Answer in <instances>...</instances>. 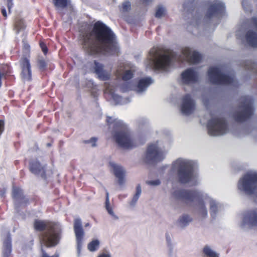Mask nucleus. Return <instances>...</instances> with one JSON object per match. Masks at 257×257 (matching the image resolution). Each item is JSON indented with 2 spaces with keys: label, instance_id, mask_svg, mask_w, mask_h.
I'll return each instance as SVG.
<instances>
[{
  "label": "nucleus",
  "instance_id": "nucleus-1",
  "mask_svg": "<svg viewBox=\"0 0 257 257\" xmlns=\"http://www.w3.org/2000/svg\"><path fill=\"white\" fill-rule=\"evenodd\" d=\"M79 41L85 52L89 55L118 53L115 36L107 27L99 22L94 26L84 23L79 29Z\"/></svg>",
  "mask_w": 257,
  "mask_h": 257
},
{
  "label": "nucleus",
  "instance_id": "nucleus-2",
  "mask_svg": "<svg viewBox=\"0 0 257 257\" xmlns=\"http://www.w3.org/2000/svg\"><path fill=\"white\" fill-rule=\"evenodd\" d=\"M111 128L113 139L117 146L125 150H131L137 146L127 123L118 118L109 117L107 119Z\"/></svg>",
  "mask_w": 257,
  "mask_h": 257
},
{
  "label": "nucleus",
  "instance_id": "nucleus-3",
  "mask_svg": "<svg viewBox=\"0 0 257 257\" xmlns=\"http://www.w3.org/2000/svg\"><path fill=\"white\" fill-rule=\"evenodd\" d=\"M196 164L193 160L183 158H179L172 163V169L177 171L180 183L192 186L199 183L198 175L194 172Z\"/></svg>",
  "mask_w": 257,
  "mask_h": 257
},
{
  "label": "nucleus",
  "instance_id": "nucleus-4",
  "mask_svg": "<svg viewBox=\"0 0 257 257\" xmlns=\"http://www.w3.org/2000/svg\"><path fill=\"white\" fill-rule=\"evenodd\" d=\"M173 59V53L153 48L149 53L146 65L151 69L166 71L170 67Z\"/></svg>",
  "mask_w": 257,
  "mask_h": 257
},
{
  "label": "nucleus",
  "instance_id": "nucleus-5",
  "mask_svg": "<svg viewBox=\"0 0 257 257\" xmlns=\"http://www.w3.org/2000/svg\"><path fill=\"white\" fill-rule=\"evenodd\" d=\"M200 193L205 192L199 190H177L173 192L172 195L176 199L182 200L187 202H196V211L200 217L204 218L208 215V210L206 205L208 203L202 196L198 195V194Z\"/></svg>",
  "mask_w": 257,
  "mask_h": 257
},
{
  "label": "nucleus",
  "instance_id": "nucleus-6",
  "mask_svg": "<svg viewBox=\"0 0 257 257\" xmlns=\"http://www.w3.org/2000/svg\"><path fill=\"white\" fill-rule=\"evenodd\" d=\"M35 229L41 231L46 229L41 237L42 244L49 247L56 245L60 239L61 226L58 223H48L41 220H36L34 222Z\"/></svg>",
  "mask_w": 257,
  "mask_h": 257
},
{
  "label": "nucleus",
  "instance_id": "nucleus-7",
  "mask_svg": "<svg viewBox=\"0 0 257 257\" xmlns=\"http://www.w3.org/2000/svg\"><path fill=\"white\" fill-rule=\"evenodd\" d=\"M170 148V144H165L162 141H157L153 143L148 146L144 159L146 162L149 163L162 160L165 157V155Z\"/></svg>",
  "mask_w": 257,
  "mask_h": 257
},
{
  "label": "nucleus",
  "instance_id": "nucleus-8",
  "mask_svg": "<svg viewBox=\"0 0 257 257\" xmlns=\"http://www.w3.org/2000/svg\"><path fill=\"white\" fill-rule=\"evenodd\" d=\"M207 77L209 81L214 84H229L234 82L233 74L226 73L222 66L210 67L207 71Z\"/></svg>",
  "mask_w": 257,
  "mask_h": 257
},
{
  "label": "nucleus",
  "instance_id": "nucleus-9",
  "mask_svg": "<svg viewBox=\"0 0 257 257\" xmlns=\"http://www.w3.org/2000/svg\"><path fill=\"white\" fill-rule=\"evenodd\" d=\"M238 189L241 192L254 196H257V174L248 173L238 181Z\"/></svg>",
  "mask_w": 257,
  "mask_h": 257
},
{
  "label": "nucleus",
  "instance_id": "nucleus-10",
  "mask_svg": "<svg viewBox=\"0 0 257 257\" xmlns=\"http://www.w3.org/2000/svg\"><path fill=\"white\" fill-rule=\"evenodd\" d=\"M208 132L212 136H220L228 131L227 122L221 117L212 116L207 123Z\"/></svg>",
  "mask_w": 257,
  "mask_h": 257
},
{
  "label": "nucleus",
  "instance_id": "nucleus-11",
  "mask_svg": "<svg viewBox=\"0 0 257 257\" xmlns=\"http://www.w3.org/2000/svg\"><path fill=\"white\" fill-rule=\"evenodd\" d=\"M252 99L249 96H243L240 98L239 107L233 115L236 121H243L252 115Z\"/></svg>",
  "mask_w": 257,
  "mask_h": 257
},
{
  "label": "nucleus",
  "instance_id": "nucleus-12",
  "mask_svg": "<svg viewBox=\"0 0 257 257\" xmlns=\"http://www.w3.org/2000/svg\"><path fill=\"white\" fill-rule=\"evenodd\" d=\"M250 25L253 29L248 31L245 36L242 28L236 31V36L237 39L245 41L248 45L255 47H257V18H253L251 20Z\"/></svg>",
  "mask_w": 257,
  "mask_h": 257
},
{
  "label": "nucleus",
  "instance_id": "nucleus-13",
  "mask_svg": "<svg viewBox=\"0 0 257 257\" xmlns=\"http://www.w3.org/2000/svg\"><path fill=\"white\" fill-rule=\"evenodd\" d=\"M196 104L190 94H187L182 98L180 105L181 111L184 115H190L194 113Z\"/></svg>",
  "mask_w": 257,
  "mask_h": 257
},
{
  "label": "nucleus",
  "instance_id": "nucleus-14",
  "mask_svg": "<svg viewBox=\"0 0 257 257\" xmlns=\"http://www.w3.org/2000/svg\"><path fill=\"white\" fill-rule=\"evenodd\" d=\"M257 226V209L249 211L244 213L240 226L243 229Z\"/></svg>",
  "mask_w": 257,
  "mask_h": 257
},
{
  "label": "nucleus",
  "instance_id": "nucleus-15",
  "mask_svg": "<svg viewBox=\"0 0 257 257\" xmlns=\"http://www.w3.org/2000/svg\"><path fill=\"white\" fill-rule=\"evenodd\" d=\"M30 171L37 175L45 179L52 174L51 170H47L45 165L37 160H32L30 163Z\"/></svg>",
  "mask_w": 257,
  "mask_h": 257
},
{
  "label": "nucleus",
  "instance_id": "nucleus-16",
  "mask_svg": "<svg viewBox=\"0 0 257 257\" xmlns=\"http://www.w3.org/2000/svg\"><path fill=\"white\" fill-rule=\"evenodd\" d=\"M183 82L187 84H193L199 81V74L196 69L188 68L181 74Z\"/></svg>",
  "mask_w": 257,
  "mask_h": 257
},
{
  "label": "nucleus",
  "instance_id": "nucleus-17",
  "mask_svg": "<svg viewBox=\"0 0 257 257\" xmlns=\"http://www.w3.org/2000/svg\"><path fill=\"white\" fill-rule=\"evenodd\" d=\"M109 167L110 171L114 174L117 179L118 183L122 187L125 184V171L119 165L113 161H109Z\"/></svg>",
  "mask_w": 257,
  "mask_h": 257
},
{
  "label": "nucleus",
  "instance_id": "nucleus-18",
  "mask_svg": "<svg viewBox=\"0 0 257 257\" xmlns=\"http://www.w3.org/2000/svg\"><path fill=\"white\" fill-rule=\"evenodd\" d=\"M90 69L94 71L97 77L101 80H106L109 79L110 74L104 68V66L100 63L94 61L91 64Z\"/></svg>",
  "mask_w": 257,
  "mask_h": 257
},
{
  "label": "nucleus",
  "instance_id": "nucleus-19",
  "mask_svg": "<svg viewBox=\"0 0 257 257\" xmlns=\"http://www.w3.org/2000/svg\"><path fill=\"white\" fill-rule=\"evenodd\" d=\"M198 195L202 196L209 204L210 213L213 217L221 209V204L207 193L198 194Z\"/></svg>",
  "mask_w": 257,
  "mask_h": 257
},
{
  "label": "nucleus",
  "instance_id": "nucleus-20",
  "mask_svg": "<svg viewBox=\"0 0 257 257\" xmlns=\"http://www.w3.org/2000/svg\"><path fill=\"white\" fill-rule=\"evenodd\" d=\"M182 54L186 60L191 64L198 63L201 58L200 54L196 50L190 48H185L182 50Z\"/></svg>",
  "mask_w": 257,
  "mask_h": 257
},
{
  "label": "nucleus",
  "instance_id": "nucleus-21",
  "mask_svg": "<svg viewBox=\"0 0 257 257\" xmlns=\"http://www.w3.org/2000/svg\"><path fill=\"white\" fill-rule=\"evenodd\" d=\"M22 72L21 77L24 81H29L31 79L32 73L29 60L23 57L20 61Z\"/></svg>",
  "mask_w": 257,
  "mask_h": 257
},
{
  "label": "nucleus",
  "instance_id": "nucleus-22",
  "mask_svg": "<svg viewBox=\"0 0 257 257\" xmlns=\"http://www.w3.org/2000/svg\"><path fill=\"white\" fill-rule=\"evenodd\" d=\"M224 9V4L217 1H214L209 8L206 16L208 18L217 17L223 13Z\"/></svg>",
  "mask_w": 257,
  "mask_h": 257
},
{
  "label": "nucleus",
  "instance_id": "nucleus-23",
  "mask_svg": "<svg viewBox=\"0 0 257 257\" xmlns=\"http://www.w3.org/2000/svg\"><path fill=\"white\" fill-rule=\"evenodd\" d=\"M154 82L153 80L150 77H146L141 79L138 85L133 88H127L123 90V91L134 89L138 93H141L146 90L147 88Z\"/></svg>",
  "mask_w": 257,
  "mask_h": 257
},
{
  "label": "nucleus",
  "instance_id": "nucleus-24",
  "mask_svg": "<svg viewBox=\"0 0 257 257\" xmlns=\"http://www.w3.org/2000/svg\"><path fill=\"white\" fill-rule=\"evenodd\" d=\"M105 92L109 93L112 98L113 100L115 102L116 104H123L126 103L128 101L126 99H123L118 95L115 93V88L112 85L109 83H105Z\"/></svg>",
  "mask_w": 257,
  "mask_h": 257
},
{
  "label": "nucleus",
  "instance_id": "nucleus-25",
  "mask_svg": "<svg viewBox=\"0 0 257 257\" xmlns=\"http://www.w3.org/2000/svg\"><path fill=\"white\" fill-rule=\"evenodd\" d=\"M12 196L16 207L28 202V199L24 196L22 190L19 188L13 187Z\"/></svg>",
  "mask_w": 257,
  "mask_h": 257
},
{
  "label": "nucleus",
  "instance_id": "nucleus-26",
  "mask_svg": "<svg viewBox=\"0 0 257 257\" xmlns=\"http://www.w3.org/2000/svg\"><path fill=\"white\" fill-rule=\"evenodd\" d=\"M202 257H219V253L212 246L205 245L202 249Z\"/></svg>",
  "mask_w": 257,
  "mask_h": 257
},
{
  "label": "nucleus",
  "instance_id": "nucleus-27",
  "mask_svg": "<svg viewBox=\"0 0 257 257\" xmlns=\"http://www.w3.org/2000/svg\"><path fill=\"white\" fill-rule=\"evenodd\" d=\"M74 232L76 238L77 252L79 254L84 236V232L83 228H81L74 230Z\"/></svg>",
  "mask_w": 257,
  "mask_h": 257
},
{
  "label": "nucleus",
  "instance_id": "nucleus-28",
  "mask_svg": "<svg viewBox=\"0 0 257 257\" xmlns=\"http://www.w3.org/2000/svg\"><path fill=\"white\" fill-rule=\"evenodd\" d=\"M135 70L136 68L134 65L125 66L124 68L123 72L122 73V79L124 80H127L132 78Z\"/></svg>",
  "mask_w": 257,
  "mask_h": 257
},
{
  "label": "nucleus",
  "instance_id": "nucleus-29",
  "mask_svg": "<svg viewBox=\"0 0 257 257\" xmlns=\"http://www.w3.org/2000/svg\"><path fill=\"white\" fill-rule=\"evenodd\" d=\"M105 208L107 210L108 213L109 215H110L112 218L114 220H117L118 219V216L114 213L113 211L112 208L110 206L109 204V193L108 192H106V200H105Z\"/></svg>",
  "mask_w": 257,
  "mask_h": 257
},
{
  "label": "nucleus",
  "instance_id": "nucleus-30",
  "mask_svg": "<svg viewBox=\"0 0 257 257\" xmlns=\"http://www.w3.org/2000/svg\"><path fill=\"white\" fill-rule=\"evenodd\" d=\"M142 193V189L140 185H138L136 187V193L134 195L132 199L130 202L129 204L131 207H134L137 202Z\"/></svg>",
  "mask_w": 257,
  "mask_h": 257
},
{
  "label": "nucleus",
  "instance_id": "nucleus-31",
  "mask_svg": "<svg viewBox=\"0 0 257 257\" xmlns=\"http://www.w3.org/2000/svg\"><path fill=\"white\" fill-rule=\"evenodd\" d=\"M191 218L187 215H183L178 220V225L181 227L186 226L191 221Z\"/></svg>",
  "mask_w": 257,
  "mask_h": 257
},
{
  "label": "nucleus",
  "instance_id": "nucleus-32",
  "mask_svg": "<svg viewBox=\"0 0 257 257\" xmlns=\"http://www.w3.org/2000/svg\"><path fill=\"white\" fill-rule=\"evenodd\" d=\"M11 251V239L8 237L4 242L3 257H9Z\"/></svg>",
  "mask_w": 257,
  "mask_h": 257
},
{
  "label": "nucleus",
  "instance_id": "nucleus-33",
  "mask_svg": "<svg viewBox=\"0 0 257 257\" xmlns=\"http://www.w3.org/2000/svg\"><path fill=\"white\" fill-rule=\"evenodd\" d=\"M54 6L59 10L66 7L69 3V0H53Z\"/></svg>",
  "mask_w": 257,
  "mask_h": 257
},
{
  "label": "nucleus",
  "instance_id": "nucleus-34",
  "mask_svg": "<svg viewBox=\"0 0 257 257\" xmlns=\"http://www.w3.org/2000/svg\"><path fill=\"white\" fill-rule=\"evenodd\" d=\"M100 241L97 239L92 240L87 245V248L90 251H95L97 250L99 247Z\"/></svg>",
  "mask_w": 257,
  "mask_h": 257
},
{
  "label": "nucleus",
  "instance_id": "nucleus-35",
  "mask_svg": "<svg viewBox=\"0 0 257 257\" xmlns=\"http://www.w3.org/2000/svg\"><path fill=\"white\" fill-rule=\"evenodd\" d=\"M191 25L196 28V29L203 26V24L201 21V19L198 16H195L193 18L191 22Z\"/></svg>",
  "mask_w": 257,
  "mask_h": 257
},
{
  "label": "nucleus",
  "instance_id": "nucleus-36",
  "mask_svg": "<svg viewBox=\"0 0 257 257\" xmlns=\"http://www.w3.org/2000/svg\"><path fill=\"white\" fill-rule=\"evenodd\" d=\"M167 14V11L165 7L158 6L156 9L155 16L157 18H161L165 16Z\"/></svg>",
  "mask_w": 257,
  "mask_h": 257
},
{
  "label": "nucleus",
  "instance_id": "nucleus-37",
  "mask_svg": "<svg viewBox=\"0 0 257 257\" xmlns=\"http://www.w3.org/2000/svg\"><path fill=\"white\" fill-rule=\"evenodd\" d=\"M25 28V25L23 20H17L15 24V29L17 33L23 30Z\"/></svg>",
  "mask_w": 257,
  "mask_h": 257
},
{
  "label": "nucleus",
  "instance_id": "nucleus-38",
  "mask_svg": "<svg viewBox=\"0 0 257 257\" xmlns=\"http://www.w3.org/2000/svg\"><path fill=\"white\" fill-rule=\"evenodd\" d=\"M82 228V223L80 218H76L74 222V230Z\"/></svg>",
  "mask_w": 257,
  "mask_h": 257
},
{
  "label": "nucleus",
  "instance_id": "nucleus-39",
  "mask_svg": "<svg viewBox=\"0 0 257 257\" xmlns=\"http://www.w3.org/2000/svg\"><path fill=\"white\" fill-rule=\"evenodd\" d=\"M38 65L40 69H44L47 66V62L43 58H39L38 60Z\"/></svg>",
  "mask_w": 257,
  "mask_h": 257
},
{
  "label": "nucleus",
  "instance_id": "nucleus-40",
  "mask_svg": "<svg viewBox=\"0 0 257 257\" xmlns=\"http://www.w3.org/2000/svg\"><path fill=\"white\" fill-rule=\"evenodd\" d=\"M97 139L95 138H92L89 140H86L84 141V143L85 144H89L92 147H94L96 146V143Z\"/></svg>",
  "mask_w": 257,
  "mask_h": 257
},
{
  "label": "nucleus",
  "instance_id": "nucleus-41",
  "mask_svg": "<svg viewBox=\"0 0 257 257\" xmlns=\"http://www.w3.org/2000/svg\"><path fill=\"white\" fill-rule=\"evenodd\" d=\"M146 183L151 186H157L160 184L161 182L159 180H150L146 181Z\"/></svg>",
  "mask_w": 257,
  "mask_h": 257
},
{
  "label": "nucleus",
  "instance_id": "nucleus-42",
  "mask_svg": "<svg viewBox=\"0 0 257 257\" xmlns=\"http://www.w3.org/2000/svg\"><path fill=\"white\" fill-rule=\"evenodd\" d=\"M23 49H24V53L26 55V54H27L29 52V51H30V46L28 44L27 41L25 40H24L23 41Z\"/></svg>",
  "mask_w": 257,
  "mask_h": 257
},
{
  "label": "nucleus",
  "instance_id": "nucleus-43",
  "mask_svg": "<svg viewBox=\"0 0 257 257\" xmlns=\"http://www.w3.org/2000/svg\"><path fill=\"white\" fill-rule=\"evenodd\" d=\"M97 257H112L111 253L108 251L100 252Z\"/></svg>",
  "mask_w": 257,
  "mask_h": 257
},
{
  "label": "nucleus",
  "instance_id": "nucleus-44",
  "mask_svg": "<svg viewBox=\"0 0 257 257\" xmlns=\"http://www.w3.org/2000/svg\"><path fill=\"white\" fill-rule=\"evenodd\" d=\"M130 7H131V4H130V3L128 2H124L122 4V9H123V11H128L130 9Z\"/></svg>",
  "mask_w": 257,
  "mask_h": 257
},
{
  "label": "nucleus",
  "instance_id": "nucleus-45",
  "mask_svg": "<svg viewBox=\"0 0 257 257\" xmlns=\"http://www.w3.org/2000/svg\"><path fill=\"white\" fill-rule=\"evenodd\" d=\"M242 7L243 9L245 10V11L249 12L250 11V9L249 8V6L248 5V3L246 1H243L242 2Z\"/></svg>",
  "mask_w": 257,
  "mask_h": 257
},
{
  "label": "nucleus",
  "instance_id": "nucleus-46",
  "mask_svg": "<svg viewBox=\"0 0 257 257\" xmlns=\"http://www.w3.org/2000/svg\"><path fill=\"white\" fill-rule=\"evenodd\" d=\"M41 250L42 253V257H58V255L56 254L52 256H49L43 250V248L41 249Z\"/></svg>",
  "mask_w": 257,
  "mask_h": 257
},
{
  "label": "nucleus",
  "instance_id": "nucleus-47",
  "mask_svg": "<svg viewBox=\"0 0 257 257\" xmlns=\"http://www.w3.org/2000/svg\"><path fill=\"white\" fill-rule=\"evenodd\" d=\"M40 46L42 48V50L44 54H46L47 52V48H46V46L44 45V44L41 43H40Z\"/></svg>",
  "mask_w": 257,
  "mask_h": 257
},
{
  "label": "nucleus",
  "instance_id": "nucleus-48",
  "mask_svg": "<svg viewBox=\"0 0 257 257\" xmlns=\"http://www.w3.org/2000/svg\"><path fill=\"white\" fill-rule=\"evenodd\" d=\"M4 125V122L2 120H0V136L1 135L2 133L3 132Z\"/></svg>",
  "mask_w": 257,
  "mask_h": 257
},
{
  "label": "nucleus",
  "instance_id": "nucleus-49",
  "mask_svg": "<svg viewBox=\"0 0 257 257\" xmlns=\"http://www.w3.org/2000/svg\"><path fill=\"white\" fill-rule=\"evenodd\" d=\"M2 13L5 17H7V14L6 10L5 8H2Z\"/></svg>",
  "mask_w": 257,
  "mask_h": 257
},
{
  "label": "nucleus",
  "instance_id": "nucleus-50",
  "mask_svg": "<svg viewBox=\"0 0 257 257\" xmlns=\"http://www.w3.org/2000/svg\"><path fill=\"white\" fill-rule=\"evenodd\" d=\"M6 192V189H4V190H2L1 192V194H0L1 197H4L5 196Z\"/></svg>",
  "mask_w": 257,
  "mask_h": 257
},
{
  "label": "nucleus",
  "instance_id": "nucleus-51",
  "mask_svg": "<svg viewBox=\"0 0 257 257\" xmlns=\"http://www.w3.org/2000/svg\"><path fill=\"white\" fill-rule=\"evenodd\" d=\"M250 63H251V62H250V61H249V62H247V64H246V65H245L246 66V67H247V68H248V69H252V67H249V66H248V64H250Z\"/></svg>",
  "mask_w": 257,
  "mask_h": 257
},
{
  "label": "nucleus",
  "instance_id": "nucleus-52",
  "mask_svg": "<svg viewBox=\"0 0 257 257\" xmlns=\"http://www.w3.org/2000/svg\"><path fill=\"white\" fill-rule=\"evenodd\" d=\"M143 1L145 3H148V2H150L151 0H143Z\"/></svg>",
  "mask_w": 257,
  "mask_h": 257
},
{
  "label": "nucleus",
  "instance_id": "nucleus-53",
  "mask_svg": "<svg viewBox=\"0 0 257 257\" xmlns=\"http://www.w3.org/2000/svg\"><path fill=\"white\" fill-rule=\"evenodd\" d=\"M89 226V223H87L85 225V227H87V226Z\"/></svg>",
  "mask_w": 257,
  "mask_h": 257
},
{
  "label": "nucleus",
  "instance_id": "nucleus-54",
  "mask_svg": "<svg viewBox=\"0 0 257 257\" xmlns=\"http://www.w3.org/2000/svg\"><path fill=\"white\" fill-rule=\"evenodd\" d=\"M119 70H118V73L120 75L121 74V70H120V72H119Z\"/></svg>",
  "mask_w": 257,
  "mask_h": 257
},
{
  "label": "nucleus",
  "instance_id": "nucleus-55",
  "mask_svg": "<svg viewBox=\"0 0 257 257\" xmlns=\"http://www.w3.org/2000/svg\"><path fill=\"white\" fill-rule=\"evenodd\" d=\"M47 146H50V144H47Z\"/></svg>",
  "mask_w": 257,
  "mask_h": 257
}]
</instances>
